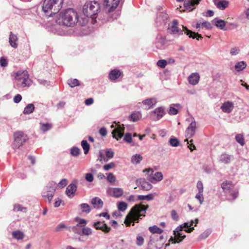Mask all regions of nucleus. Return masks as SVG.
<instances>
[{
  "instance_id": "f257e3e1",
  "label": "nucleus",
  "mask_w": 249,
  "mask_h": 249,
  "mask_svg": "<svg viewBox=\"0 0 249 249\" xmlns=\"http://www.w3.org/2000/svg\"><path fill=\"white\" fill-rule=\"evenodd\" d=\"M148 205H144L142 203L134 205L130 210L128 214L126 215L124 223L126 226L129 227L134 226L135 222L138 223L142 217H144L146 210L148 208Z\"/></svg>"
},
{
  "instance_id": "f03ea898",
  "label": "nucleus",
  "mask_w": 249,
  "mask_h": 249,
  "mask_svg": "<svg viewBox=\"0 0 249 249\" xmlns=\"http://www.w3.org/2000/svg\"><path fill=\"white\" fill-rule=\"evenodd\" d=\"M77 22V14L71 8H69L64 12H61L56 19L57 24L67 27L72 26Z\"/></svg>"
},
{
  "instance_id": "7ed1b4c3",
  "label": "nucleus",
  "mask_w": 249,
  "mask_h": 249,
  "mask_svg": "<svg viewBox=\"0 0 249 249\" xmlns=\"http://www.w3.org/2000/svg\"><path fill=\"white\" fill-rule=\"evenodd\" d=\"M198 221V219L196 218L195 219V224L194 226L193 224L194 222L193 220L185 222L183 224L178 226L174 231V238H171L172 240V243H176L182 241L186 237V235L183 234L182 231H184L189 233L191 232L194 230V227L196 226Z\"/></svg>"
},
{
  "instance_id": "20e7f679",
  "label": "nucleus",
  "mask_w": 249,
  "mask_h": 249,
  "mask_svg": "<svg viewBox=\"0 0 249 249\" xmlns=\"http://www.w3.org/2000/svg\"><path fill=\"white\" fill-rule=\"evenodd\" d=\"M63 2L64 0H44L42 10L46 16L52 17L60 10Z\"/></svg>"
},
{
  "instance_id": "39448f33",
  "label": "nucleus",
  "mask_w": 249,
  "mask_h": 249,
  "mask_svg": "<svg viewBox=\"0 0 249 249\" xmlns=\"http://www.w3.org/2000/svg\"><path fill=\"white\" fill-rule=\"evenodd\" d=\"M111 128H114L112 131V137L117 141H119L124 136V141L130 143L132 142V135L130 133H126L124 135V127L123 124H117L115 122L110 126Z\"/></svg>"
},
{
  "instance_id": "423d86ee",
  "label": "nucleus",
  "mask_w": 249,
  "mask_h": 249,
  "mask_svg": "<svg viewBox=\"0 0 249 249\" xmlns=\"http://www.w3.org/2000/svg\"><path fill=\"white\" fill-rule=\"evenodd\" d=\"M16 83L15 87L17 89L29 87L31 84V80L29 79V75L27 71H18L15 74Z\"/></svg>"
},
{
  "instance_id": "0eeeda50",
  "label": "nucleus",
  "mask_w": 249,
  "mask_h": 249,
  "mask_svg": "<svg viewBox=\"0 0 249 249\" xmlns=\"http://www.w3.org/2000/svg\"><path fill=\"white\" fill-rule=\"evenodd\" d=\"M100 9V4L95 0L87 1L83 6V13L87 17L93 18Z\"/></svg>"
},
{
  "instance_id": "6e6552de",
  "label": "nucleus",
  "mask_w": 249,
  "mask_h": 249,
  "mask_svg": "<svg viewBox=\"0 0 249 249\" xmlns=\"http://www.w3.org/2000/svg\"><path fill=\"white\" fill-rule=\"evenodd\" d=\"M13 136L14 141L12 147L14 149L19 148L28 140L27 135L22 131L15 132Z\"/></svg>"
},
{
  "instance_id": "1a4fd4ad",
  "label": "nucleus",
  "mask_w": 249,
  "mask_h": 249,
  "mask_svg": "<svg viewBox=\"0 0 249 249\" xmlns=\"http://www.w3.org/2000/svg\"><path fill=\"white\" fill-rule=\"evenodd\" d=\"M56 188V183L54 181L49 182L43 189L42 196L45 199H47L50 203L54 196Z\"/></svg>"
},
{
  "instance_id": "9d476101",
  "label": "nucleus",
  "mask_w": 249,
  "mask_h": 249,
  "mask_svg": "<svg viewBox=\"0 0 249 249\" xmlns=\"http://www.w3.org/2000/svg\"><path fill=\"white\" fill-rule=\"evenodd\" d=\"M221 188L224 192L231 196L233 199H235L238 197V190L235 188L234 184L231 181H224L221 184Z\"/></svg>"
},
{
  "instance_id": "9b49d317",
  "label": "nucleus",
  "mask_w": 249,
  "mask_h": 249,
  "mask_svg": "<svg viewBox=\"0 0 249 249\" xmlns=\"http://www.w3.org/2000/svg\"><path fill=\"white\" fill-rule=\"evenodd\" d=\"M165 107H160L150 113L149 117L152 121H157L161 119L165 114Z\"/></svg>"
},
{
  "instance_id": "f8f14e48",
  "label": "nucleus",
  "mask_w": 249,
  "mask_h": 249,
  "mask_svg": "<svg viewBox=\"0 0 249 249\" xmlns=\"http://www.w3.org/2000/svg\"><path fill=\"white\" fill-rule=\"evenodd\" d=\"M121 0H104L103 6L107 13L113 11L118 6Z\"/></svg>"
},
{
  "instance_id": "ddd939ff",
  "label": "nucleus",
  "mask_w": 249,
  "mask_h": 249,
  "mask_svg": "<svg viewBox=\"0 0 249 249\" xmlns=\"http://www.w3.org/2000/svg\"><path fill=\"white\" fill-rule=\"evenodd\" d=\"M178 22L177 20H174L172 22V25L170 27V28H169V32L171 34L173 35H176L178 34V35H182L183 34V32H184V33L185 34V30L184 27H185L184 26H182L183 29L181 30V29L178 28Z\"/></svg>"
},
{
  "instance_id": "4468645a",
  "label": "nucleus",
  "mask_w": 249,
  "mask_h": 249,
  "mask_svg": "<svg viewBox=\"0 0 249 249\" xmlns=\"http://www.w3.org/2000/svg\"><path fill=\"white\" fill-rule=\"evenodd\" d=\"M136 183L138 187L144 191L150 190L152 187L151 184L144 178L137 179L136 180Z\"/></svg>"
},
{
  "instance_id": "2eb2a0df",
  "label": "nucleus",
  "mask_w": 249,
  "mask_h": 249,
  "mask_svg": "<svg viewBox=\"0 0 249 249\" xmlns=\"http://www.w3.org/2000/svg\"><path fill=\"white\" fill-rule=\"evenodd\" d=\"M184 0H177L178 2L183 1ZM201 0H184V5L186 10L191 11L195 9Z\"/></svg>"
},
{
  "instance_id": "dca6fc26",
  "label": "nucleus",
  "mask_w": 249,
  "mask_h": 249,
  "mask_svg": "<svg viewBox=\"0 0 249 249\" xmlns=\"http://www.w3.org/2000/svg\"><path fill=\"white\" fill-rule=\"evenodd\" d=\"M193 121L191 122L185 132V136L188 138H192L195 134L196 130V122L193 118Z\"/></svg>"
},
{
  "instance_id": "f3484780",
  "label": "nucleus",
  "mask_w": 249,
  "mask_h": 249,
  "mask_svg": "<svg viewBox=\"0 0 249 249\" xmlns=\"http://www.w3.org/2000/svg\"><path fill=\"white\" fill-rule=\"evenodd\" d=\"M168 15L165 13L161 12L158 14L156 23L157 26H164L167 22Z\"/></svg>"
},
{
  "instance_id": "a211bd4d",
  "label": "nucleus",
  "mask_w": 249,
  "mask_h": 249,
  "mask_svg": "<svg viewBox=\"0 0 249 249\" xmlns=\"http://www.w3.org/2000/svg\"><path fill=\"white\" fill-rule=\"evenodd\" d=\"M77 181L76 180H74L67 186L66 190V194L69 197H71V196H73L76 192L77 189Z\"/></svg>"
},
{
  "instance_id": "6ab92c4d",
  "label": "nucleus",
  "mask_w": 249,
  "mask_h": 249,
  "mask_svg": "<svg viewBox=\"0 0 249 249\" xmlns=\"http://www.w3.org/2000/svg\"><path fill=\"white\" fill-rule=\"evenodd\" d=\"M9 43L14 49H17L18 47V38L16 35L13 34L12 32L9 34Z\"/></svg>"
},
{
  "instance_id": "aec40b11",
  "label": "nucleus",
  "mask_w": 249,
  "mask_h": 249,
  "mask_svg": "<svg viewBox=\"0 0 249 249\" xmlns=\"http://www.w3.org/2000/svg\"><path fill=\"white\" fill-rule=\"evenodd\" d=\"M233 104L230 101L224 102L221 106V109L222 111L227 113H231L233 110Z\"/></svg>"
},
{
  "instance_id": "412c9836",
  "label": "nucleus",
  "mask_w": 249,
  "mask_h": 249,
  "mask_svg": "<svg viewBox=\"0 0 249 249\" xmlns=\"http://www.w3.org/2000/svg\"><path fill=\"white\" fill-rule=\"evenodd\" d=\"M122 72L120 70L114 69L111 70L108 74V78L112 81L117 80L122 74Z\"/></svg>"
},
{
  "instance_id": "4be33fe9",
  "label": "nucleus",
  "mask_w": 249,
  "mask_h": 249,
  "mask_svg": "<svg viewBox=\"0 0 249 249\" xmlns=\"http://www.w3.org/2000/svg\"><path fill=\"white\" fill-rule=\"evenodd\" d=\"M199 75L197 72L192 73L188 78V80L191 85H196L198 84L199 80Z\"/></svg>"
},
{
  "instance_id": "5701e85b",
  "label": "nucleus",
  "mask_w": 249,
  "mask_h": 249,
  "mask_svg": "<svg viewBox=\"0 0 249 249\" xmlns=\"http://www.w3.org/2000/svg\"><path fill=\"white\" fill-rule=\"evenodd\" d=\"M214 5L220 10H224L229 5V1L225 0H213Z\"/></svg>"
},
{
  "instance_id": "b1692460",
  "label": "nucleus",
  "mask_w": 249,
  "mask_h": 249,
  "mask_svg": "<svg viewBox=\"0 0 249 249\" xmlns=\"http://www.w3.org/2000/svg\"><path fill=\"white\" fill-rule=\"evenodd\" d=\"M142 117L140 111H134L128 116L129 121L132 122H136L140 120Z\"/></svg>"
},
{
  "instance_id": "393cba45",
  "label": "nucleus",
  "mask_w": 249,
  "mask_h": 249,
  "mask_svg": "<svg viewBox=\"0 0 249 249\" xmlns=\"http://www.w3.org/2000/svg\"><path fill=\"white\" fill-rule=\"evenodd\" d=\"M142 103L147 107V109H150L154 107L157 104V101L156 98H150L142 101Z\"/></svg>"
},
{
  "instance_id": "a878e982",
  "label": "nucleus",
  "mask_w": 249,
  "mask_h": 249,
  "mask_svg": "<svg viewBox=\"0 0 249 249\" xmlns=\"http://www.w3.org/2000/svg\"><path fill=\"white\" fill-rule=\"evenodd\" d=\"M91 204L93 205L94 208L96 209H100L103 207V202L101 199L98 197H95L91 200Z\"/></svg>"
},
{
  "instance_id": "bb28decb",
  "label": "nucleus",
  "mask_w": 249,
  "mask_h": 249,
  "mask_svg": "<svg viewBox=\"0 0 249 249\" xmlns=\"http://www.w3.org/2000/svg\"><path fill=\"white\" fill-rule=\"evenodd\" d=\"M185 30V34L188 36L190 38H192L193 39L196 38L197 40H199V38H202V37L201 35L196 33L195 32H192L191 30H189L187 27H184Z\"/></svg>"
},
{
  "instance_id": "cd10ccee",
  "label": "nucleus",
  "mask_w": 249,
  "mask_h": 249,
  "mask_svg": "<svg viewBox=\"0 0 249 249\" xmlns=\"http://www.w3.org/2000/svg\"><path fill=\"white\" fill-rule=\"evenodd\" d=\"M163 179V175L161 172H156L153 177L149 178L150 181L154 183V182H158L161 181Z\"/></svg>"
},
{
  "instance_id": "c85d7f7f",
  "label": "nucleus",
  "mask_w": 249,
  "mask_h": 249,
  "mask_svg": "<svg viewBox=\"0 0 249 249\" xmlns=\"http://www.w3.org/2000/svg\"><path fill=\"white\" fill-rule=\"evenodd\" d=\"M143 158L142 155L139 154L133 155L131 158V162L135 165H137L142 161Z\"/></svg>"
},
{
  "instance_id": "c756f323",
  "label": "nucleus",
  "mask_w": 249,
  "mask_h": 249,
  "mask_svg": "<svg viewBox=\"0 0 249 249\" xmlns=\"http://www.w3.org/2000/svg\"><path fill=\"white\" fill-rule=\"evenodd\" d=\"M212 22L217 28H219L221 30H226V29H224V27L226 25V22L224 20L215 18L213 20Z\"/></svg>"
},
{
  "instance_id": "7c9ffc66",
  "label": "nucleus",
  "mask_w": 249,
  "mask_h": 249,
  "mask_svg": "<svg viewBox=\"0 0 249 249\" xmlns=\"http://www.w3.org/2000/svg\"><path fill=\"white\" fill-rule=\"evenodd\" d=\"M232 156L226 153L222 154L219 158L221 162L224 163H229L230 162Z\"/></svg>"
},
{
  "instance_id": "2f4dec72",
  "label": "nucleus",
  "mask_w": 249,
  "mask_h": 249,
  "mask_svg": "<svg viewBox=\"0 0 249 249\" xmlns=\"http://www.w3.org/2000/svg\"><path fill=\"white\" fill-rule=\"evenodd\" d=\"M154 199V196L152 194H149L147 195H138L137 196V200H144L150 201Z\"/></svg>"
},
{
  "instance_id": "473e14b6",
  "label": "nucleus",
  "mask_w": 249,
  "mask_h": 249,
  "mask_svg": "<svg viewBox=\"0 0 249 249\" xmlns=\"http://www.w3.org/2000/svg\"><path fill=\"white\" fill-rule=\"evenodd\" d=\"M247 66L246 63L244 61H240L236 63L234 68L236 71H240L243 70Z\"/></svg>"
},
{
  "instance_id": "72a5a7b5",
  "label": "nucleus",
  "mask_w": 249,
  "mask_h": 249,
  "mask_svg": "<svg viewBox=\"0 0 249 249\" xmlns=\"http://www.w3.org/2000/svg\"><path fill=\"white\" fill-rule=\"evenodd\" d=\"M35 110V106L33 104H28L24 109L23 113L24 114H30Z\"/></svg>"
},
{
  "instance_id": "f704fd0d",
  "label": "nucleus",
  "mask_w": 249,
  "mask_h": 249,
  "mask_svg": "<svg viewBox=\"0 0 249 249\" xmlns=\"http://www.w3.org/2000/svg\"><path fill=\"white\" fill-rule=\"evenodd\" d=\"M68 84L71 87L74 88L76 86L80 85V83L79 80L76 78H70L67 81Z\"/></svg>"
},
{
  "instance_id": "c9c22d12",
  "label": "nucleus",
  "mask_w": 249,
  "mask_h": 249,
  "mask_svg": "<svg viewBox=\"0 0 249 249\" xmlns=\"http://www.w3.org/2000/svg\"><path fill=\"white\" fill-rule=\"evenodd\" d=\"M12 235L14 238L17 240H21L24 238L23 233L18 230L13 231Z\"/></svg>"
},
{
  "instance_id": "e433bc0d",
  "label": "nucleus",
  "mask_w": 249,
  "mask_h": 249,
  "mask_svg": "<svg viewBox=\"0 0 249 249\" xmlns=\"http://www.w3.org/2000/svg\"><path fill=\"white\" fill-rule=\"evenodd\" d=\"M149 231L153 234L154 233H159L161 234L163 232V230L159 228L156 225H154L153 226H150L148 228Z\"/></svg>"
},
{
  "instance_id": "4c0bfd02",
  "label": "nucleus",
  "mask_w": 249,
  "mask_h": 249,
  "mask_svg": "<svg viewBox=\"0 0 249 249\" xmlns=\"http://www.w3.org/2000/svg\"><path fill=\"white\" fill-rule=\"evenodd\" d=\"M80 228L81 227L79 226V225H76L73 227H69L68 230L70 231H72L75 233L81 236V229H80Z\"/></svg>"
},
{
  "instance_id": "58836bf2",
  "label": "nucleus",
  "mask_w": 249,
  "mask_h": 249,
  "mask_svg": "<svg viewBox=\"0 0 249 249\" xmlns=\"http://www.w3.org/2000/svg\"><path fill=\"white\" fill-rule=\"evenodd\" d=\"M92 233V230L88 227H83L81 229V236H89Z\"/></svg>"
},
{
  "instance_id": "ea45409f",
  "label": "nucleus",
  "mask_w": 249,
  "mask_h": 249,
  "mask_svg": "<svg viewBox=\"0 0 249 249\" xmlns=\"http://www.w3.org/2000/svg\"><path fill=\"white\" fill-rule=\"evenodd\" d=\"M70 154L73 157H77L81 154V150L78 147L73 146L70 150Z\"/></svg>"
},
{
  "instance_id": "a19ab883",
  "label": "nucleus",
  "mask_w": 249,
  "mask_h": 249,
  "mask_svg": "<svg viewBox=\"0 0 249 249\" xmlns=\"http://www.w3.org/2000/svg\"><path fill=\"white\" fill-rule=\"evenodd\" d=\"M81 209L82 210V212L83 213H89L90 212V208L89 205L87 203H82L79 206Z\"/></svg>"
},
{
  "instance_id": "79ce46f5",
  "label": "nucleus",
  "mask_w": 249,
  "mask_h": 249,
  "mask_svg": "<svg viewBox=\"0 0 249 249\" xmlns=\"http://www.w3.org/2000/svg\"><path fill=\"white\" fill-rule=\"evenodd\" d=\"M81 146L84 150V154H87L89 150V144L86 140H82L81 142Z\"/></svg>"
},
{
  "instance_id": "37998d69",
  "label": "nucleus",
  "mask_w": 249,
  "mask_h": 249,
  "mask_svg": "<svg viewBox=\"0 0 249 249\" xmlns=\"http://www.w3.org/2000/svg\"><path fill=\"white\" fill-rule=\"evenodd\" d=\"M173 106H176L178 107L179 106V104H173L170 106L168 110V113L171 115H176L178 113V110L177 108L173 107Z\"/></svg>"
},
{
  "instance_id": "c03bdc74",
  "label": "nucleus",
  "mask_w": 249,
  "mask_h": 249,
  "mask_svg": "<svg viewBox=\"0 0 249 249\" xmlns=\"http://www.w3.org/2000/svg\"><path fill=\"white\" fill-rule=\"evenodd\" d=\"M236 141L239 143L241 146L245 144V140L243 135L242 134H238L235 137Z\"/></svg>"
},
{
  "instance_id": "a18cd8bd",
  "label": "nucleus",
  "mask_w": 249,
  "mask_h": 249,
  "mask_svg": "<svg viewBox=\"0 0 249 249\" xmlns=\"http://www.w3.org/2000/svg\"><path fill=\"white\" fill-rule=\"evenodd\" d=\"M123 194V191L121 188H116L113 190V195L115 197L118 198Z\"/></svg>"
},
{
  "instance_id": "49530a36",
  "label": "nucleus",
  "mask_w": 249,
  "mask_h": 249,
  "mask_svg": "<svg viewBox=\"0 0 249 249\" xmlns=\"http://www.w3.org/2000/svg\"><path fill=\"white\" fill-rule=\"evenodd\" d=\"M117 207L120 211L124 212L127 209V204L124 201L119 202L117 204Z\"/></svg>"
},
{
  "instance_id": "de8ad7c7",
  "label": "nucleus",
  "mask_w": 249,
  "mask_h": 249,
  "mask_svg": "<svg viewBox=\"0 0 249 249\" xmlns=\"http://www.w3.org/2000/svg\"><path fill=\"white\" fill-rule=\"evenodd\" d=\"M169 143L171 146L173 147H177L179 145V141L175 137H172L169 140Z\"/></svg>"
},
{
  "instance_id": "09e8293b",
  "label": "nucleus",
  "mask_w": 249,
  "mask_h": 249,
  "mask_svg": "<svg viewBox=\"0 0 249 249\" xmlns=\"http://www.w3.org/2000/svg\"><path fill=\"white\" fill-rule=\"evenodd\" d=\"M211 232V231L210 230H207L205 231H204L202 234H201L199 236V239H204L208 237L209 235L210 234Z\"/></svg>"
},
{
  "instance_id": "8fccbe9b",
  "label": "nucleus",
  "mask_w": 249,
  "mask_h": 249,
  "mask_svg": "<svg viewBox=\"0 0 249 249\" xmlns=\"http://www.w3.org/2000/svg\"><path fill=\"white\" fill-rule=\"evenodd\" d=\"M69 227H67L65 224L63 223H61L58 224L55 229V231L56 232H59L61 231L63 229H66L68 230Z\"/></svg>"
},
{
  "instance_id": "3c124183",
  "label": "nucleus",
  "mask_w": 249,
  "mask_h": 249,
  "mask_svg": "<svg viewBox=\"0 0 249 249\" xmlns=\"http://www.w3.org/2000/svg\"><path fill=\"white\" fill-rule=\"evenodd\" d=\"M104 224L105 223H104L103 222L98 221L97 222H95L93 224V226L96 230H102V229L104 228V226H105Z\"/></svg>"
},
{
  "instance_id": "603ef678",
  "label": "nucleus",
  "mask_w": 249,
  "mask_h": 249,
  "mask_svg": "<svg viewBox=\"0 0 249 249\" xmlns=\"http://www.w3.org/2000/svg\"><path fill=\"white\" fill-rule=\"evenodd\" d=\"M144 242L143 238L140 235H138L136 237V244L138 246H141Z\"/></svg>"
},
{
  "instance_id": "864d4df0",
  "label": "nucleus",
  "mask_w": 249,
  "mask_h": 249,
  "mask_svg": "<svg viewBox=\"0 0 249 249\" xmlns=\"http://www.w3.org/2000/svg\"><path fill=\"white\" fill-rule=\"evenodd\" d=\"M195 197L196 199H197L200 204H202L203 203L204 201V197L203 195V193H200L198 192L196 196Z\"/></svg>"
},
{
  "instance_id": "5fc2aeb1",
  "label": "nucleus",
  "mask_w": 249,
  "mask_h": 249,
  "mask_svg": "<svg viewBox=\"0 0 249 249\" xmlns=\"http://www.w3.org/2000/svg\"><path fill=\"white\" fill-rule=\"evenodd\" d=\"M107 179L108 182L113 183L115 181L116 177L112 173H109L107 174Z\"/></svg>"
},
{
  "instance_id": "6e6d98bb",
  "label": "nucleus",
  "mask_w": 249,
  "mask_h": 249,
  "mask_svg": "<svg viewBox=\"0 0 249 249\" xmlns=\"http://www.w3.org/2000/svg\"><path fill=\"white\" fill-rule=\"evenodd\" d=\"M77 221L79 220L78 223L77 225H79V226L83 228V227H85L87 223V220L82 218H78L76 217L75 219Z\"/></svg>"
},
{
  "instance_id": "4d7b16f0",
  "label": "nucleus",
  "mask_w": 249,
  "mask_h": 249,
  "mask_svg": "<svg viewBox=\"0 0 249 249\" xmlns=\"http://www.w3.org/2000/svg\"><path fill=\"white\" fill-rule=\"evenodd\" d=\"M157 65L159 67L164 68L167 65V61L164 59L160 60L157 62Z\"/></svg>"
},
{
  "instance_id": "13d9d810",
  "label": "nucleus",
  "mask_w": 249,
  "mask_h": 249,
  "mask_svg": "<svg viewBox=\"0 0 249 249\" xmlns=\"http://www.w3.org/2000/svg\"><path fill=\"white\" fill-rule=\"evenodd\" d=\"M115 163L113 162H110L108 164H105L103 166V168L105 171H108L115 167Z\"/></svg>"
},
{
  "instance_id": "bf43d9fd",
  "label": "nucleus",
  "mask_w": 249,
  "mask_h": 249,
  "mask_svg": "<svg viewBox=\"0 0 249 249\" xmlns=\"http://www.w3.org/2000/svg\"><path fill=\"white\" fill-rule=\"evenodd\" d=\"M85 178L86 180L89 182H91L93 181V180L94 179L93 176L92 174H91L90 173H87L85 175Z\"/></svg>"
},
{
  "instance_id": "052dcab7",
  "label": "nucleus",
  "mask_w": 249,
  "mask_h": 249,
  "mask_svg": "<svg viewBox=\"0 0 249 249\" xmlns=\"http://www.w3.org/2000/svg\"><path fill=\"white\" fill-rule=\"evenodd\" d=\"M51 128V125L49 124H44L41 125V130L43 132L49 130Z\"/></svg>"
},
{
  "instance_id": "680f3d73",
  "label": "nucleus",
  "mask_w": 249,
  "mask_h": 249,
  "mask_svg": "<svg viewBox=\"0 0 249 249\" xmlns=\"http://www.w3.org/2000/svg\"><path fill=\"white\" fill-rule=\"evenodd\" d=\"M198 192L203 193V185L201 181H198L196 184Z\"/></svg>"
},
{
  "instance_id": "e2e57ef3",
  "label": "nucleus",
  "mask_w": 249,
  "mask_h": 249,
  "mask_svg": "<svg viewBox=\"0 0 249 249\" xmlns=\"http://www.w3.org/2000/svg\"><path fill=\"white\" fill-rule=\"evenodd\" d=\"M8 65V61L7 59L4 57H1L0 58V66L2 67H5Z\"/></svg>"
},
{
  "instance_id": "0e129e2a",
  "label": "nucleus",
  "mask_w": 249,
  "mask_h": 249,
  "mask_svg": "<svg viewBox=\"0 0 249 249\" xmlns=\"http://www.w3.org/2000/svg\"><path fill=\"white\" fill-rule=\"evenodd\" d=\"M171 217L175 221H178L179 219L178 215L175 210H172L171 213Z\"/></svg>"
},
{
  "instance_id": "69168bd1",
  "label": "nucleus",
  "mask_w": 249,
  "mask_h": 249,
  "mask_svg": "<svg viewBox=\"0 0 249 249\" xmlns=\"http://www.w3.org/2000/svg\"><path fill=\"white\" fill-rule=\"evenodd\" d=\"M13 210L15 212L24 211V210H26V208L22 207L19 204H17L14 205Z\"/></svg>"
},
{
  "instance_id": "338daca9",
  "label": "nucleus",
  "mask_w": 249,
  "mask_h": 249,
  "mask_svg": "<svg viewBox=\"0 0 249 249\" xmlns=\"http://www.w3.org/2000/svg\"><path fill=\"white\" fill-rule=\"evenodd\" d=\"M185 142H187V143L189 144L188 147L191 151H193L196 149L195 145L192 143L193 140H191L190 141H189L188 140H185Z\"/></svg>"
},
{
  "instance_id": "774afa93",
  "label": "nucleus",
  "mask_w": 249,
  "mask_h": 249,
  "mask_svg": "<svg viewBox=\"0 0 249 249\" xmlns=\"http://www.w3.org/2000/svg\"><path fill=\"white\" fill-rule=\"evenodd\" d=\"M114 153L111 149H107L106 151V155L108 158H112L114 156Z\"/></svg>"
}]
</instances>
